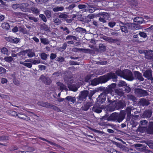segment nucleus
Instances as JSON below:
<instances>
[{
  "instance_id": "obj_44",
  "label": "nucleus",
  "mask_w": 153,
  "mask_h": 153,
  "mask_svg": "<svg viewBox=\"0 0 153 153\" xmlns=\"http://www.w3.org/2000/svg\"><path fill=\"white\" fill-rule=\"evenodd\" d=\"M9 137L8 136L2 135L0 136V141L7 140H9Z\"/></svg>"
},
{
  "instance_id": "obj_5",
  "label": "nucleus",
  "mask_w": 153,
  "mask_h": 153,
  "mask_svg": "<svg viewBox=\"0 0 153 153\" xmlns=\"http://www.w3.org/2000/svg\"><path fill=\"white\" fill-rule=\"evenodd\" d=\"M135 93L138 96L144 97L148 95V92L145 90L140 88H135L134 90Z\"/></svg>"
},
{
  "instance_id": "obj_38",
  "label": "nucleus",
  "mask_w": 153,
  "mask_h": 153,
  "mask_svg": "<svg viewBox=\"0 0 153 153\" xmlns=\"http://www.w3.org/2000/svg\"><path fill=\"white\" fill-rule=\"evenodd\" d=\"M68 87L70 91H76L77 90V88L75 86L71 85H69Z\"/></svg>"
},
{
  "instance_id": "obj_23",
  "label": "nucleus",
  "mask_w": 153,
  "mask_h": 153,
  "mask_svg": "<svg viewBox=\"0 0 153 153\" xmlns=\"http://www.w3.org/2000/svg\"><path fill=\"white\" fill-rule=\"evenodd\" d=\"M99 15L100 16H101L106 20H108L110 18V15L108 13L106 12L99 13Z\"/></svg>"
},
{
  "instance_id": "obj_26",
  "label": "nucleus",
  "mask_w": 153,
  "mask_h": 153,
  "mask_svg": "<svg viewBox=\"0 0 153 153\" xmlns=\"http://www.w3.org/2000/svg\"><path fill=\"white\" fill-rule=\"evenodd\" d=\"M100 83L99 78H95L92 80L91 82V84L93 86H95Z\"/></svg>"
},
{
  "instance_id": "obj_8",
  "label": "nucleus",
  "mask_w": 153,
  "mask_h": 153,
  "mask_svg": "<svg viewBox=\"0 0 153 153\" xmlns=\"http://www.w3.org/2000/svg\"><path fill=\"white\" fill-rule=\"evenodd\" d=\"M106 97L105 94L103 93L101 94L97 99V102L99 104H101L105 102Z\"/></svg>"
},
{
  "instance_id": "obj_42",
  "label": "nucleus",
  "mask_w": 153,
  "mask_h": 153,
  "mask_svg": "<svg viewBox=\"0 0 153 153\" xmlns=\"http://www.w3.org/2000/svg\"><path fill=\"white\" fill-rule=\"evenodd\" d=\"M127 85V84L126 82L123 81H120L118 84V86L119 87H122L124 88Z\"/></svg>"
},
{
  "instance_id": "obj_24",
  "label": "nucleus",
  "mask_w": 153,
  "mask_h": 153,
  "mask_svg": "<svg viewBox=\"0 0 153 153\" xmlns=\"http://www.w3.org/2000/svg\"><path fill=\"white\" fill-rule=\"evenodd\" d=\"M27 56L29 58H32L35 56V53L33 52L32 49H27Z\"/></svg>"
},
{
  "instance_id": "obj_48",
  "label": "nucleus",
  "mask_w": 153,
  "mask_h": 153,
  "mask_svg": "<svg viewBox=\"0 0 153 153\" xmlns=\"http://www.w3.org/2000/svg\"><path fill=\"white\" fill-rule=\"evenodd\" d=\"M31 10L32 11L33 13L35 14H37L39 13V10L35 7H31Z\"/></svg>"
},
{
  "instance_id": "obj_20",
  "label": "nucleus",
  "mask_w": 153,
  "mask_h": 153,
  "mask_svg": "<svg viewBox=\"0 0 153 153\" xmlns=\"http://www.w3.org/2000/svg\"><path fill=\"white\" fill-rule=\"evenodd\" d=\"M129 4L132 8L137 6L138 2L137 0H127Z\"/></svg>"
},
{
  "instance_id": "obj_57",
  "label": "nucleus",
  "mask_w": 153,
  "mask_h": 153,
  "mask_svg": "<svg viewBox=\"0 0 153 153\" xmlns=\"http://www.w3.org/2000/svg\"><path fill=\"white\" fill-rule=\"evenodd\" d=\"M39 17L45 22H47V19L45 16L43 14H41L39 16Z\"/></svg>"
},
{
  "instance_id": "obj_33",
  "label": "nucleus",
  "mask_w": 153,
  "mask_h": 153,
  "mask_svg": "<svg viewBox=\"0 0 153 153\" xmlns=\"http://www.w3.org/2000/svg\"><path fill=\"white\" fill-rule=\"evenodd\" d=\"M113 92V89L108 86V87L106 88L104 91V92L105 93V94L109 93H110L111 94Z\"/></svg>"
},
{
  "instance_id": "obj_36",
  "label": "nucleus",
  "mask_w": 153,
  "mask_h": 153,
  "mask_svg": "<svg viewBox=\"0 0 153 153\" xmlns=\"http://www.w3.org/2000/svg\"><path fill=\"white\" fill-rule=\"evenodd\" d=\"M115 93L120 97L122 96L124 94V93L120 90L116 89L114 90Z\"/></svg>"
},
{
  "instance_id": "obj_63",
  "label": "nucleus",
  "mask_w": 153,
  "mask_h": 153,
  "mask_svg": "<svg viewBox=\"0 0 153 153\" xmlns=\"http://www.w3.org/2000/svg\"><path fill=\"white\" fill-rule=\"evenodd\" d=\"M41 57L42 59L45 60L47 58V54L44 53H42L41 54Z\"/></svg>"
},
{
  "instance_id": "obj_17",
  "label": "nucleus",
  "mask_w": 153,
  "mask_h": 153,
  "mask_svg": "<svg viewBox=\"0 0 153 153\" xmlns=\"http://www.w3.org/2000/svg\"><path fill=\"white\" fill-rule=\"evenodd\" d=\"M105 150L106 152L105 153H123L113 148H106L105 149Z\"/></svg>"
},
{
  "instance_id": "obj_56",
  "label": "nucleus",
  "mask_w": 153,
  "mask_h": 153,
  "mask_svg": "<svg viewBox=\"0 0 153 153\" xmlns=\"http://www.w3.org/2000/svg\"><path fill=\"white\" fill-rule=\"evenodd\" d=\"M124 88H125V91L126 93H128L130 92L131 91V88L128 86L127 85L125 87H124Z\"/></svg>"
},
{
  "instance_id": "obj_13",
  "label": "nucleus",
  "mask_w": 153,
  "mask_h": 153,
  "mask_svg": "<svg viewBox=\"0 0 153 153\" xmlns=\"http://www.w3.org/2000/svg\"><path fill=\"white\" fill-rule=\"evenodd\" d=\"M40 79L41 80L42 82H43L46 85H50L51 84L52 82V81L51 79L48 78H47L44 76H43V77H40Z\"/></svg>"
},
{
  "instance_id": "obj_46",
  "label": "nucleus",
  "mask_w": 153,
  "mask_h": 153,
  "mask_svg": "<svg viewBox=\"0 0 153 153\" xmlns=\"http://www.w3.org/2000/svg\"><path fill=\"white\" fill-rule=\"evenodd\" d=\"M64 10V8L62 7H54L53 10L54 12H56L59 11H62Z\"/></svg>"
},
{
  "instance_id": "obj_49",
  "label": "nucleus",
  "mask_w": 153,
  "mask_h": 153,
  "mask_svg": "<svg viewBox=\"0 0 153 153\" xmlns=\"http://www.w3.org/2000/svg\"><path fill=\"white\" fill-rule=\"evenodd\" d=\"M120 29L122 32H124L125 33H127L128 32V30L127 27L126 26H122L120 27Z\"/></svg>"
},
{
  "instance_id": "obj_27",
  "label": "nucleus",
  "mask_w": 153,
  "mask_h": 153,
  "mask_svg": "<svg viewBox=\"0 0 153 153\" xmlns=\"http://www.w3.org/2000/svg\"><path fill=\"white\" fill-rule=\"evenodd\" d=\"M27 51L26 50L21 51L18 53L19 56L23 58H26Z\"/></svg>"
},
{
  "instance_id": "obj_61",
  "label": "nucleus",
  "mask_w": 153,
  "mask_h": 153,
  "mask_svg": "<svg viewBox=\"0 0 153 153\" xmlns=\"http://www.w3.org/2000/svg\"><path fill=\"white\" fill-rule=\"evenodd\" d=\"M57 56L56 53H51L50 54V58L51 60H53L56 58Z\"/></svg>"
},
{
  "instance_id": "obj_43",
  "label": "nucleus",
  "mask_w": 153,
  "mask_h": 153,
  "mask_svg": "<svg viewBox=\"0 0 153 153\" xmlns=\"http://www.w3.org/2000/svg\"><path fill=\"white\" fill-rule=\"evenodd\" d=\"M18 148L16 146H12L8 148V150L10 152H12L15 150H17Z\"/></svg>"
},
{
  "instance_id": "obj_58",
  "label": "nucleus",
  "mask_w": 153,
  "mask_h": 153,
  "mask_svg": "<svg viewBox=\"0 0 153 153\" xmlns=\"http://www.w3.org/2000/svg\"><path fill=\"white\" fill-rule=\"evenodd\" d=\"M60 28L64 31L67 30L66 34H69L70 33V31L69 30L68 28L66 27H63L61 26L60 27Z\"/></svg>"
},
{
  "instance_id": "obj_41",
  "label": "nucleus",
  "mask_w": 153,
  "mask_h": 153,
  "mask_svg": "<svg viewBox=\"0 0 153 153\" xmlns=\"http://www.w3.org/2000/svg\"><path fill=\"white\" fill-rule=\"evenodd\" d=\"M68 17V16L64 13H61L59 16V18L60 19H66Z\"/></svg>"
},
{
  "instance_id": "obj_19",
  "label": "nucleus",
  "mask_w": 153,
  "mask_h": 153,
  "mask_svg": "<svg viewBox=\"0 0 153 153\" xmlns=\"http://www.w3.org/2000/svg\"><path fill=\"white\" fill-rule=\"evenodd\" d=\"M92 110L94 112L97 113H100L102 111V108L97 105H94Z\"/></svg>"
},
{
  "instance_id": "obj_64",
  "label": "nucleus",
  "mask_w": 153,
  "mask_h": 153,
  "mask_svg": "<svg viewBox=\"0 0 153 153\" xmlns=\"http://www.w3.org/2000/svg\"><path fill=\"white\" fill-rule=\"evenodd\" d=\"M116 23L115 22H110L108 23V26L111 28L115 26Z\"/></svg>"
},
{
  "instance_id": "obj_29",
  "label": "nucleus",
  "mask_w": 153,
  "mask_h": 153,
  "mask_svg": "<svg viewBox=\"0 0 153 153\" xmlns=\"http://www.w3.org/2000/svg\"><path fill=\"white\" fill-rule=\"evenodd\" d=\"M91 106L90 103L87 102L84 105V106L82 107V110L84 111H87L89 109Z\"/></svg>"
},
{
  "instance_id": "obj_7",
  "label": "nucleus",
  "mask_w": 153,
  "mask_h": 153,
  "mask_svg": "<svg viewBox=\"0 0 153 153\" xmlns=\"http://www.w3.org/2000/svg\"><path fill=\"white\" fill-rule=\"evenodd\" d=\"M108 81L112 79L114 82H116L117 80V75L113 72H110L106 74Z\"/></svg>"
},
{
  "instance_id": "obj_60",
  "label": "nucleus",
  "mask_w": 153,
  "mask_h": 153,
  "mask_svg": "<svg viewBox=\"0 0 153 153\" xmlns=\"http://www.w3.org/2000/svg\"><path fill=\"white\" fill-rule=\"evenodd\" d=\"M6 72V69L4 68L0 67V74H4Z\"/></svg>"
},
{
  "instance_id": "obj_4",
  "label": "nucleus",
  "mask_w": 153,
  "mask_h": 153,
  "mask_svg": "<svg viewBox=\"0 0 153 153\" xmlns=\"http://www.w3.org/2000/svg\"><path fill=\"white\" fill-rule=\"evenodd\" d=\"M38 105L42 107L49 108L56 110L58 109V107L53 105L47 102L39 101L38 102Z\"/></svg>"
},
{
  "instance_id": "obj_2",
  "label": "nucleus",
  "mask_w": 153,
  "mask_h": 153,
  "mask_svg": "<svg viewBox=\"0 0 153 153\" xmlns=\"http://www.w3.org/2000/svg\"><path fill=\"white\" fill-rule=\"evenodd\" d=\"M125 115L126 114L123 111H120V113L116 112L113 113L107 118V120L120 123L125 118Z\"/></svg>"
},
{
  "instance_id": "obj_18",
  "label": "nucleus",
  "mask_w": 153,
  "mask_h": 153,
  "mask_svg": "<svg viewBox=\"0 0 153 153\" xmlns=\"http://www.w3.org/2000/svg\"><path fill=\"white\" fill-rule=\"evenodd\" d=\"M140 102L143 106H147L150 104L149 100L144 98H142L140 100Z\"/></svg>"
},
{
  "instance_id": "obj_16",
  "label": "nucleus",
  "mask_w": 153,
  "mask_h": 153,
  "mask_svg": "<svg viewBox=\"0 0 153 153\" xmlns=\"http://www.w3.org/2000/svg\"><path fill=\"white\" fill-rule=\"evenodd\" d=\"M74 50H76L77 51H79L85 53H91L92 51L89 49H84V48H74L73 49Z\"/></svg>"
},
{
  "instance_id": "obj_59",
  "label": "nucleus",
  "mask_w": 153,
  "mask_h": 153,
  "mask_svg": "<svg viewBox=\"0 0 153 153\" xmlns=\"http://www.w3.org/2000/svg\"><path fill=\"white\" fill-rule=\"evenodd\" d=\"M128 98L130 100L134 102H135L136 101L137 99L134 96L130 95L129 96Z\"/></svg>"
},
{
  "instance_id": "obj_30",
  "label": "nucleus",
  "mask_w": 153,
  "mask_h": 153,
  "mask_svg": "<svg viewBox=\"0 0 153 153\" xmlns=\"http://www.w3.org/2000/svg\"><path fill=\"white\" fill-rule=\"evenodd\" d=\"M65 100H67L68 102H71L74 103L76 101L75 97L71 96H68L65 98Z\"/></svg>"
},
{
  "instance_id": "obj_47",
  "label": "nucleus",
  "mask_w": 153,
  "mask_h": 153,
  "mask_svg": "<svg viewBox=\"0 0 153 153\" xmlns=\"http://www.w3.org/2000/svg\"><path fill=\"white\" fill-rule=\"evenodd\" d=\"M99 48L101 51H105L106 50V47L103 44H100Z\"/></svg>"
},
{
  "instance_id": "obj_14",
  "label": "nucleus",
  "mask_w": 153,
  "mask_h": 153,
  "mask_svg": "<svg viewBox=\"0 0 153 153\" xmlns=\"http://www.w3.org/2000/svg\"><path fill=\"white\" fill-rule=\"evenodd\" d=\"M146 132L149 134H153V122L149 123L148 128L146 129Z\"/></svg>"
},
{
  "instance_id": "obj_12",
  "label": "nucleus",
  "mask_w": 153,
  "mask_h": 153,
  "mask_svg": "<svg viewBox=\"0 0 153 153\" xmlns=\"http://www.w3.org/2000/svg\"><path fill=\"white\" fill-rule=\"evenodd\" d=\"M115 104L116 107V110L123 108L126 105L125 102L121 101H120L116 103H115Z\"/></svg>"
},
{
  "instance_id": "obj_1",
  "label": "nucleus",
  "mask_w": 153,
  "mask_h": 153,
  "mask_svg": "<svg viewBox=\"0 0 153 153\" xmlns=\"http://www.w3.org/2000/svg\"><path fill=\"white\" fill-rule=\"evenodd\" d=\"M115 73L117 76L129 81H132L134 79L131 71L128 69L122 71L120 69H118L116 71Z\"/></svg>"
},
{
  "instance_id": "obj_32",
  "label": "nucleus",
  "mask_w": 153,
  "mask_h": 153,
  "mask_svg": "<svg viewBox=\"0 0 153 153\" xmlns=\"http://www.w3.org/2000/svg\"><path fill=\"white\" fill-rule=\"evenodd\" d=\"M1 27L4 29L8 30L10 28V26L8 23L4 22L2 24Z\"/></svg>"
},
{
  "instance_id": "obj_28",
  "label": "nucleus",
  "mask_w": 153,
  "mask_h": 153,
  "mask_svg": "<svg viewBox=\"0 0 153 153\" xmlns=\"http://www.w3.org/2000/svg\"><path fill=\"white\" fill-rule=\"evenodd\" d=\"M103 39L109 42L114 43L116 41L115 39H113L111 37L108 36H104Z\"/></svg>"
},
{
  "instance_id": "obj_9",
  "label": "nucleus",
  "mask_w": 153,
  "mask_h": 153,
  "mask_svg": "<svg viewBox=\"0 0 153 153\" xmlns=\"http://www.w3.org/2000/svg\"><path fill=\"white\" fill-rule=\"evenodd\" d=\"M89 93L88 91L87 90H84L81 91V94L78 96V99L80 100H83L85 99L87 97Z\"/></svg>"
},
{
  "instance_id": "obj_50",
  "label": "nucleus",
  "mask_w": 153,
  "mask_h": 153,
  "mask_svg": "<svg viewBox=\"0 0 153 153\" xmlns=\"http://www.w3.org/2000/svg\"><path fill=\"white\" fill-rule=\"evenodd\" d=\"M4 59L7 62H10L13 60V58L11 56H8L4 58Z\"/></svg>"
},
{
  "instance_id": "obj_37",
  "label": "nucleus",
  "mask_w": 153,
  "mask_h": 153,
  "mask_svg": "<svg viewBox=\"0 0 153 153\" xmlns=\"http://www.w3.org/2000/svg\"><path fill=\"white\" fill-rule=\"evenodd\" d=\"M19 63L21 64L22 65L29 68H30L32 67V64L31 63L24 62L22 61L20 62Z\"/></svg>"
},
{
  "instance_id": "obj_3",
  "label": "nucleus",
  "mask_w": 153,
  "mask_h": 153,
  "mask_svg": "<svg viewBox=\"0 0 153 153\" xmlns=\"http://www.w3.org/2000/svg\"><path fill=\"white\" fill-rule=\"evenodd\" d=\"M143 76L147 79L151 81L153 83L152 71L151 69H147L143 72Z\"/></svg>"
},
{
  "instance_id": "obj_11",
  "label": "nucleus",
  "mask_w": 153,
  "mask_h": 153,
  "mask_svg": "<svg viewBox=\"0 0 153 153\" xmlns=\"http://www.w3.org/2000/svg\"><path fill=\"white\" fill-rule=\"evenodd\" d=\"M20 8L24 12L28 11L29 10V5L27 3H22L20 5Z\"/></svg>"
},
{
  "instance_id": "obj_21",
  "label": "nucleus",
  "mask_w": 153,
  "mask_h": 153,
  "mask_svg": "<svg viewBox=\"0 0 153 153\" xmlns=\"http://www.w3.org/2000/svg\"><path fill=\"white\" fill-rule=\"evenodd\" d=\"M38 138L40 140H41L43 141H45L46 142L50 144L51 145H54V146L59 147L60 146L55 143H54L53 142L51 141H50L48 140L47 139H46L44 138L41 137H39Z\"/></svg>"
},
{
  "instance_id": "obj_31",
  "label": "nucleus",
  "mask_w": 153,
  "mask_h": 153,
  "mask_svg": "<svg viewBox=\"0 0 153 153\" xmlns=\"http://www.w3.org/2000/svg\"><path fill=\"white\" fill-rule=\"evenodd\" d=\"M57 84L60 87V89L62 90V91L63 90H67L66 87L62 82H58L57 83Z\"/></svg>"
},
{
  "instance_id": "obj_35",
  "label": "nucleus",
  "mask_w": 153,
  "mask_h": 153,
  "mask_svg": "<svg viewBox=\"0 0 153 153\" xmlns=\"http://www.w3.org/2000/svg\"><path fill=\"white\" fill-rule=\"evenodd\" d=\"M7 113L9 115L12 116H17L18 114L17 112L14 111L9 110L7 111Z\"/></svg>"
},
{
  "instance_id": "obj_45",
  "label": "nucleus",
  "mask_w": 153,
  "mask_h": 153,
  "mask_svg": "<svg viewBox=\"0 0 153 153\" xmlns=\"http://www.w3.org/2000/svg\"><path fill=\"white\" fill-rule=\"evenodd\" d=\"M41 42L44 45H47L49 43V41L48 39L46 38H41L40 39Z\"/></svg>"
},
{
  "instance_id": "obj_54",
  "label": "nucleus",
  "mask_w": 153,
  "mask_h": 153,
  "mask_svg": "<svg viewBox=\"0 0 153 153\" xmlns=\"http://www.w3.org/2000/svg\"><path fill=\"white\" fill-rule=\"evenodd\" d=\"M19 39L17 38H14V37H13L11 43H13L14 44H17L19 42Z\"/></svg>"
},
{
  "instance_id": "obj_55",
  "label": "nucleus",
  "mask_w": 153,
  "mask_h": 153,
  "mask_svg": "<svg viewBox=\"0 0 153 153\" xmlns=\"http://www.w3.org/2000/svg\"><path fill=\"white\" fill-rule=\"evenodd\" d=\"M53 22L57 25L60 24L61 23V21L58 18L53 19Z\"/></svg>"
},
{
  "instance_id": "obj_40",
  "label": "nucleus",
  "mask_w": 153,
  "mask_h": 153,
  "mask_svg": "<svg viewBox=\"0 0 153 153\" xmlns=\"http://www.w3.org/2000/svg\"><path fill=\"white\" fill-rule=\"evenodd\" d=\"M152 111L151 110H148L144 113V114L146 117L149 118L151 117Z\"/></svg>"
},
{
  "instance_id": "obj_10",
  "label": "nucleus",
  "mask_w": 153,
  "mask_h": 153,
  "mask_svg": "<svg viewBox=\"0 0 153 153\" xmlns=\"http://www.w3.org/2000/svg\"><path fill=\"white\" fill-rule=\"evenodd\" d=\"M134 77L136 79H138L140 81L144 80V78L142 76V74L138 71H135L134 72Z\"/></svg>"
},
{
  "instance_id": "obj_39",
  "label": "nucleus",
  "mask_w": 153,
  "mask_h": 153,
  "mask_svg": "<svg viewBox=\"0 0 153 153\" xmlns=\"http://www.w3.org/2000/svg\"><path fill=\"white\" fill-rule=\"evenodd\" d=\"M145 54L146 56H148L150 55H153V51L152 50H144L143 52Z\"/></svg>"
},
{
  "instance_id": "obj_62",
  "label": "nucleus",
  "mask_w": 153,
  "mask_h": 153,
  "mask_svg": "<svg viewBox=\"0 0 153 153\" xmlns=\"http://www.w3.org/2000/svg\"><path fill=\"white\" fill-rule=\"evenodd\" d=\"M75 7V5L74 4H72L70 5L68 7H66V9H68L69 10H71Z\"/></svg>"
},
{
  "instance_id": "obj_52",
  "label": "nucleus",
  "mask_w": 153,
  "mask_h": 153,
  "mask_svg": "<svg viewBox=\"0 0 153 153\" xmlns=\"http://www.w3.org/2000/svg\"><path fill=\"white\" fill-rule=\"evenodd\" d=\"M45 14L48 18H49L51 16V12L49 10H46L45 11Z\"/></svg>"
},
{
  "instance_id": "obj_25",
  "label": "nucleus",
  "mask_w": 153,
  "mask_h": 153,
  "mask_svg": "<svg viewBox=\"0 0 153 153\" xmlns=\"http://www.w3.org/2000/svg\"><path fill=\"white\" fill-rule=\"evenodd\" d=\"M87 9L89 12L92 13L96 10V7L94 5L90 4L88 5Z\"/></svg>"
},
{
  "instance_id": "obj_53",
  "label": "nucleus",
  "mask_w": 153,
  "mask_h": 153,
  "mask_svg": "<svg viewBox=\"0 0 153 153\" xmlns=\"http://www.w3.org/2000/svg\"><path fill=\"white\" fill-rule=\"evenodd\" d=\"M138 34L140 36L144 38H146L147 36L146 33L140 31Z\"/></svg>"
},
{
  "instance_id": "obj_34",
  "label": "nucleus",
  "mask_w": 153,
  "mask_h": 153,
  "mask_svg": "<svg viewBox=\"0 0 153 153\" xmlns=\"http://www.w3.org/2000/svg\"><path fill=\"white\" fill-rule=\"evenodd\" d=\"M75 30L76 32L80 33H85L86 31V30L85 29L79 27L76 28V29Z\"/></svg>"
},
{
  "instance_id": "obj_15",
  "label": "nucleus",
  "mask_w": 153,
  "mask_h": 153,
  "mask_svg": "<svg viewBox=\"0 0 153 153\" xmlns=\"http://www.w3.org/2000/svg\"><path fill=\"white\" fill-rule=\"evenodd\" d=\"M98 78L100 83H104L108 81L106 74L101 76Z\"/></svg>"
},
{
  "instance_id": "obj_22",
  "label": "nucleus",
  "mask_w": 153,
  "mask_h": 153,
  "mask_svg": "<svg viewBox=\"0 0 153 153\" xmlns=\"http://www.w3.org/2000/svg\"><path fill=\"white\" fill-rule=\"evenodd\" d=\"M23 113H18L17 115L18 117L20 119L24 120H30V118L27 116L23 114Z\"/></svg>"
},
{
  "instance_id": "obj_51",
  "label": "nucleus",
  "mask_w": 153,
  "mask_h": 153,
  "mask_svg": "<svg viewBox=\"0 0 153 153\" xmlns=\"http://www.w3.org/2000/svg\"><path fill=\"white\" fill-rule=\"evenodd\" d=\"M1 52L2 53L4 54H8V50L5 47H3L1 48Z\"/></svg>"
},
{
  "instance_id": "obj_6",
  "label": "nucleus",
  "mask_w": 153,
  "mask_h": 153,
  "mask_svg": "<svg viewBox=\"0 0 153 153\" xmlns=\"http://www.w3.org/2000/svg\"><path fill=\"white\" fill-rule=\"evenodd\" d=\"M108 103L109 104L108 105L107 107V109L108 111L112 112L116 110V107L115 103L113 101L109 100L108 99Z\"/></svg>"
}]
</instances>
